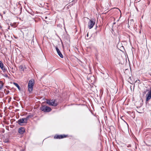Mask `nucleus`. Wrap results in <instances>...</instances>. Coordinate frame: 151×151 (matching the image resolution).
Instances as JSON below:
<instances>
[{
    "instance_id": "5",
    "label": "nucleus",
    "mask_w": 151,
    "mask_h": 151,
    "mask_svg": "<svg viewBox=\"0 0 151 151\" xmlns=\"http://www.w3.org/2000/svg\"><path fill=\"white\" fill-rule=\"evenodd\" d=\"M15 7H14V9H15L14 11L15 12V13L17 14H19L21 13V10H22V7H17L15 9Z\"/></svg>"
},
{
    "instance_id": "16",
    "label": "nucleus",
    "mask_w": 151,
    "mask_h": 151,
    "mask_svg": "<svg viewBox=\"0 0 151 151\" xmlns=\"http://www.w3.org/2000/svg\"><path fill=\"white\" fill-rule=\"evenodd\" d=\"M26 122L27 123V122L28 120L29 119V118L27 116L26 118H24Z\"/></svg>"
},
{
    "instance_id": "21",
    "label": "nucleus",
    "mask_w": 151,
    "mask_h": 151,
    "mask_svg": "<svg viewBox=\"0 0 151 151\" xmlns=\"http://www.w3.org/2000/svg\"><path fill=\"white\" fill-rule=\"evenodd\" d=\"M108 76H109V75H108V74H107V77H108Z\"/></svg>"
},
{
    "instance_id": "17",
    "label": "nucleus",
    "mask_w": 151,
    "mask_h": 151,
    "mask_svg": "<svg viewBox=\"0 0 151 151\" xmlns=\"http://www.w3.org/2000/svg\"><path fill=\"white\" fill-rule=\"evenodd\" d=\"M27 117L29 119L30 118H32L33 116L32 115H29L27 116Z\"/></svg>"
},
{
    "instance_id": "20",
    "label": "nucleus",
    "mask_w": 151,
    "mask_h": 151,
    "mask_svg": "<svg viewBox=\"0 0 151 151\" xmlns=\"http://www.w3.org/2000/svg\"><path fill=\"white\" fill-rule=\"evenodd\" d=\"M88 33L87 34V37H88Z\"/></svg>"
},
{
    "instance_id": "14",
    "label": "nucleus",
    "mask_w": 151,
    "mask_h": 151,
    "mask_svg": "<svg viewBox=\"0 0 151 151\" xmlns=\"http://www.w3.org/2000/svg\"><path fill=\"white\" fill-rule=\"evenodd\" d=\"M132 77H129V78L128 79L129 82L131 84H132L131 82H132Z\"/></svg>"
},
{
    "instance_id": "9",
    "label": "nucleus",
    "mask_w": 151,
    "mask_h": 151,
    "mask_svg": "<svg viewBox=\"0 0 151 151\" xmlns=\"http://www.w3.org/2000/svg\"><path fill=\"white\" fill-rule=\"evenodd\" d=\"M146 100L147 101H149L151 99V90L146 95Z\"/></svg>"
},
{
    "instance_id": "1",
    "label": "nucleus",
    "mask_w": 151,
    "mask_h": 151,
    "mask_svg": "<svg viewBox=\"0 0 151 151\" xmlns=\"http://www.w3.org/2000/svg\"><path fill=\"white\" fill-rule=\"evenodd\" d=\"M46 102L47 104L51 106H56L58 105V103L55 99H46Z\"/></svg>"
},
{
    "instance_id": "8",
    "label": "nucleus",
    "mask_w": 151,
    "mask_h": 151,
    "mask_svg": "<svg viewBox=\"0 0 151 151\" xmlns=\"http://www.w3.org/2000/svg\"><path fill=\"white\" fill-rule=\"evenodd\" d=\"M67 135H55L54 137V138L55 139H61L64 138V137H67Z\"/></svg>"
},
{
    "instance_id": "2",
    "label": "nucleus",
    "mask_w": 151,
    "mask_h": 151,
    "mask_svg": "<svg viewBox=\"0 0 151 151\" xmlns=\"http://www.w3.org/2000/svg\"><path fill=\"white\" fill-rule=\"evenodd\" d=\"M34 81L33 79L30 80L28 83V89L29 92H31L33 90V86L34 84Z\"/></svg>"
},
{
    "instance_id": "19",
    "label": "nucleus",
    "mask_w": 151,
    "mask_h": 151,
    "mask_svg": "<svg viewBox=\"0 0 151 151\" xmlns=\"http://www.w3.org/2000/svg\"><path fill=\"white\" fill-rule=\"evenodd\" d=\"M131 147V146L130 145H129L127 146V147Z\"/></svg>"
},
{
    "instance_id": "13",
    "label": "nucleus",
    "mask_w": 151,
    "mask_h": 151,
    "mask_svg": "<svg viewBox=\"0 0 151 151\" xmlns=\"http://www.w3.org/2000/svg\"><path fill=\"white\" fill-rule=\"evenodd\" d=\"M19 68L21 71H24V68L23 65H21L19 67Z\"/></svg>"
},
{
    "instance_id": "4",
    "label": "nucleus",
    "mask_w": 151,
    "mask_h": 151,
    "mask_svg": "<svg viewBox=\"0 0 151 151\" xmlns=\"http://www.w3.org/2000/svg\"><path fill=\"white\" fill-rule=\"evenodd\" d=\"M95 24V20L89 19V21L88 22V27L89 29H91L93 27Z\"/></svg>"
},
{
    "instance_id": "11",
    "label": "nucleus",
    "mask_w": 151,
    "mask_h": 151,
    "mask_svg": "<svg viewBox=\"0 0 151 151\" xmlns=\"http://www.w3.org/2000/svg\"><path fill=\"white\" fill-rule=\"evenodd\" d=\"M25 132V128L24 127H20L19 128L18 132L21 134H23Z\"/></svg>"
},
{
    "instance_id": "15",
    "label": "nucleus",
    "mask_w": 151,
    "mask_h": 151,
    "mask_svg": "<svg viewBox=\"0 0 151 151\" xmlns=\"http://www.w3.org/2000/svg\"><path fill=\"white\" fill-rule=\"evenodd\" d=\"M3 86V84L0 81V90L1 89Z\"/></svg>"
},
{
    "instance_id": "6",
    "label": "nucleus",
    "mask_w": 151,
    "mask_h": 151,
    "mask_svg": "<svg viewBox=\"0 0 151 151\" xmlns=\"http://www.w3.org/2000/svg\"><path fill=\"white\" fill-rule=\"evenodd\" d=\"M0 68L2 70L4 73H5L7 71L6 69L4 67L3 63L1 61H0Z\"/></svg>"
},
{
    "instance_id": "12",
    "label": "nucleus",
    "mask_w": 151,
    "mask_h": 151,
    "mask_svg": "<svg viewBox=\"0 0 151 151\" xmlns=\"http://www.w3.org/2000/svg\"><path fill=\"white\" fill-rule=\"evenodd\" d=\"M18 88V89L20 91V88L19 86L18 85V84L16 83H14V82L13 83Z\"/></svg>"
},
{
    "instance_id": "22",
    "label": "nucleus",
    "mask_w": 151,
    "mask_h": 151,
    "mask_svg": "<svg viewBox=\"0 0 151 151\" xmlns=\"http://www.w3.org/2000/svg\"><path fill=\"white\" fill-rule=\"evenodd\" d=\"M47 18V17H45V19H46Z\"/></svg>"
},
{
    "instance_id": "3",
    "label": "nucleus",
    "mask_w": 151,
    "mask_h": 151,
    "mask_svg": "<svg viewBox=\"0 0 151 151\" xmlns=\"http://www.w3.org/2000/svg\"><path fill=\"white\" fill-rule=\"evenodd\" d=\"M40 109L45 112H48L52 110L51 108L45 105H43L40 107Z\"/></svg>"
},
{
    "instance_id": "18",
    "label": "nucleus",
    "mask_w": 151,
    "mask_h": 151,
    "mask_svg": "<svg viewBox=\"0 0 151 151\" xmlns=\"http://www.w3.org/2000/svg\"><path fill=\"white\" fill-rule=\"evenodd\" d=\"M4 76L6 77V78H8L9 77L8 75L6 74H4Z\"/></svg>"
},
{
    "instance_id": "10",
    "label": "nucleus",
    "mask_w": 151,
    "mask_h": 151,
    "mask_svg": "<svg viewBox=\"0 0 151 151\" xmlns=\"http://www.w3.org/2000/svg\"><path fill=\"white\" fill-rule=\"evenodd\" d=\"M55 48L57 52L58 55L61 58H63V55L62 54L61 52L60 51V50L58 49V47H56Z\"/></svg>"
},
{
    "instance_id": "7",
    "label": "nucleus",
    "mask_w": 151,
    "mask_h": 151,
    "mask_svg": "<svg viewBox=\"0 0 151 151\" xmlns=\"http://www.w3.org/2000/svg\"><path fill=\"white\" fill-rule=\"evenodd\" d=\"M25 119L24 118L20 119H19L18 121V123L19 124L21 125H23V123H27L25 121Z\"/></svg>"
}]
</instances>
